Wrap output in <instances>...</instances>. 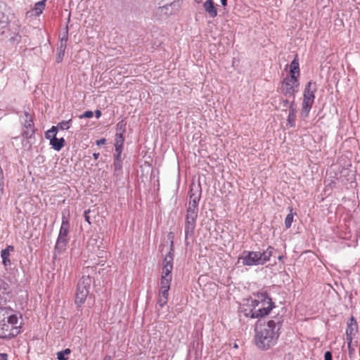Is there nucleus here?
Segmentation results:
<instances>
[{"instance_id": "obj_1", "label": "nucleus", "mask_w": 360, "mask_h": 360, "mask_svg": "<svg viewBox=\"0 0 360 360\" xmlns=\"http://www.w3.org/2000/svg\"><path fill=\"white\" fill-rule=\"evenodd\" d=\"M282 323V317H276L266 323L256 325L255 342L258 348L267 350L276 343Z\"/></svg>"}, {"instance_id": "obj_2", "label": "nucleus", "mask_w": 360, "mask_h": 360, "mask_svg": "<svg viewBox=\"0 0 360 360\" xmlns=\"http://www.w3.org/2000/svg\"><path fill=\"white\" fill-rule=\"evenodd\" d=\"M69 229L70 222L68 215L65 216V212H63L62 223L55 245V251L58 252V253H60L66 248L69 242Z\"/></svg>"}, {"instance_id": "obj_3", "label": "nucleus", "mask_w": 360, "mask_h": 360, "mask_svg": "<svg viewBox=\"0 0 360 360\" xmlns=\"http://www.w3.org/2000/svg\"><path fill=\"white\" fill-rule=\"evenodd\" d=\"M91 284V278L89 276H83L79 281L75 292V304L81 307L86 301L89 293Z\"/></svg>"}, {"instance_id": "obj_4", "label": "nucleus", "mask_w": 360, "mask_h": 360, "mask_svg": "<svg viewBox=\"0 0 360 360\" xmlns=\"http://www.w3.org/2000/svg\"><path fill=\"white\" fill-rule=\"evenodd\" d=\"M300 82L296 76H287L281 83V92L288 97L295 99V94L299 91Z\"/></svg>"}, {"instance_id": "obj_5", "label": "nucleus", "mask_w": 360, "mask_h": 360, "mask_svg": "<svg viewBox=\"0 0 360 360\" xmlns=\"http://www.w3.org/2000/svg\"><path fill=\"white\" fill-rule=\"evenodd\" d=\"M244 266L262 265L261 255L259 251H243L239 257Z\"/></svg>"}, {"instance_id": "obj_6", "label": "nucleus", "mask_w": 360, "mask_h": 360, "mask_svg": "<svg viewBox=\"0 0 360 360\" xmlns=\"http://www.w3.org/2000/svg\"><path fill=\"white\" fill-rule=\"evenodd\" d=\"M271 311L269 307H259L257 309L248 307V304L243 306L241 309V312L244 314L246 317H250L252 319H259L268 315Z\"/></svg>"}, {"instance_id": "obj_7", "label": "nucleus", "mask_w": 360, "mask_h": 360, "mask_svg": "<svg viewBox=\"0 0 360 360\" xmlns=\"http://www.w3.org/2000/svg\"><path fill=\"white\" fill-rule=\"evenodd\" d=\"M198 215L186 214L185 221V242L188 244V239L193 237L196 226Z\"/></svg>"}, {"instance_id": "obj_8", "label": "nucleus", "mask_w": 360, "mask_h": 360, "mask_svg": "<svg viewBox=\"0 0 360 360\" xmlns=\"http://www.w3.org/2000/svg\"><path fill=\"white\" fill-rule=\"evenodd\" d=\"M358 330V325L354 316H351L347 322V328L346 330V340L347 344H352V336L355 335Z\"/></svg>"}, {"instance_id": "obj_9", "label": "nucleus", "mask_w": 360, "mask_h": 360, "mask_svg": "<svg viewBox=\"0 0 360 360\" xmlns=\"http://www.w3.org/2000/svg\"><path fill=\"white\" fill-rule=\"evenodd\" d=\"M253 295L257 298V300L260 301V307H269L271 308V310L274 307V303L269 297L266 290L262 289L261 290L258 291L257 293H254Z\"/></svg>"}, {"instance_id": "obj_10", "label": "nucleus", "mask_w": 360, "mask_h": 360, "mask_svg": "<svg viewBox=\"0 0 360 360\" xmlns=\"http://www.w3.org/2000/svg\"><path fill=\"white\" fill-rule=\"evenodd\" d=\"M200 192L198 195H195L192 193L190 195V201L188 204V207L186 210V214L198 215V202L200 198Z\"/></svg>"}, {"instance_id": "obj_11", "label": "nucleus", "mask_w": 360, "mask_h": 360, "mask_svg": "<svg viewBox=\"0 0 360 360\" xmlns=\"http://www.w3.org/2000/svg\"><path fill=\"white\" fill-rule=\"evenodd\" d=\"M317 84L313 81H309L304 89L303 98L314 101L315 93L317 91Z\"/></svg>"}, {"instance_id": "obj_12", "label": "nucleus", "mask_w": 360, "mask_h": 360, "mask_svg": "<svg viewBox=\"0 0 360 360\" xmlns=\"http://www.w3.org/2000/svg\"><path fill=\"white\" fill-rule=\"evenodd\" d=\"M15 335L11 332L10 326L6 321L4 317L0 320V338H11L14 337Z\"/></svg>"}, {"instance_id": "obj_13", "label": "nucleus", "mask_w": 360, "mask_h": 360, "mask_svg": "<svg viewBox=\"0 0 360 360\" xmlns=\"http://www.w3.org/2000/svg\"><path fill=\"white\" fill-rule=\"evenodd\" d=\"M46 0H41L40 1L37 2L34 4V8L29 11L27 14H30V15L39 16L46 6Z\"/></svg>"}, {"instance_id": "obj_14", "label": "nucleus", "mask_w": 360, "mask_h": 360, "mask_svg": "<svg viewBox=\"0 0 360 360\" xmlns=\"http://www.w3.org/2000/svg\"><path fill=\"white\" fill-rule=\"evenodd\" d=\"M203 8L210 18H214L217 15V10L214 6L213 0H207L203 4Z\"/></svg>"}, {"instance_id": "obj_15", "label": "nucleus", "mask_w": 360, "mask_h": 360, "mask_svg": "<svg viewBox=\"0 0 360 360\" xmlns=\"http://www.w3.org/2000/svg\"><path fill=\"white\" fill-rule=\"evenodd\" d=\"M8 17L4 14L2 5L0 3V35H4L8 28Z\"/></svg>"}, {"instance_id": "obj_16", "label": "nucleus", "mask_w": 360, "mask_h": 360, "mask_svg": "<svg viewBox=\"0 0 360 360\" xmlns=\"http://www.w3.org/2000/svg\"><path fill=\"white\" fill-rule=\"evenodd\" d=\"M314 101L310 99H306L303 98L302 103L301 116L304 118H307L309 116V112L312 107Z\"/></svg>"}, {"instance_id": "obj_17", "label": "nucleus", "mask_w": 360, "mask_h": 360, "mask_svg": "<svg viewBox=\"0 0 360 360\" xmlns=\"http://www.w3.org/2000/svg\"><path fill=\"white\" fill-rule=\"evenodd\" d=\"M14 248L12 245H8L5 249H3L1 252V257L2 258V263L4 266H8L11 264L9 259L10 252L13 251Z\"/></svg>"}, {"instance_id": "obj_18", "label": "nucleus", "mask_w": 360, "mask_h": 360, "mask_svg": "<svg viewBox=\"0 0 360 360\" xmlns=\"http://www.w3.org/2000/svg\"><path fill=\"white\" fill-rule=\"evenodd\" d=\"M65 141L63 138L58 139L55 135H52V138L50 139V144L57 151L60 150L65 146Z\"/></svg>"}, {"instance_id": "obj_19", "label": "nucleus", "mask_w": 360, "mask_h": 360, "mask_svg": "<svg viewBox=\"0 0 360 360\" xmlns=\"http://www.w3.org/2000/svg\"><path fill=\"white\" fill-rule=\"evenodd\" d=\"M162 265V276L172 278V271L173 269V262L163 260Z\"/></svg>"}, {"instance_id": "obj_20", "label": "nucleus", "mask_w": 360, "mask_h": 360, "mask_svg": "<svg viewBox=\"0 0 360 360\" xmlns=\"http://www.w3.org/2000/svg\"><path fill=\"white\" fill-rule=\"evenodd\" d=\"M290 76H296L297 78L300 77V66H299V61L297 58V56L295 57L293 60L291 62L290 65Z\"/></svg>"}, {"instance_id": "obj_21", "label": "nucleus", "mask_w": 360, "mask_h": 360, "mask_svg": "<svg viewBox=\"0 0 360 360\" xmlns=\"http://www.w3.org/2000/svg\"><path fill=\"white\" fill-rule=\"evenodd\" d=\"M68 39V27H65V31L60 34V42L58 49L65 50L67 47V42Z\"/></svg>"}, {"instance_id": "obj_22", "label": "nucleus", "mask_w": 360, "mask_h": 360, "mask_svg": "<svg viewBox=\"0 0 360 360\" xmlns=\"http://www.w3.org/2000/svg\"><path fill=\"white\" fill-rule=\"evenodd\" d=\"M274 250V248L273 247L269 246L266 250L263 251L262 252H260L262 265L264 264L266 262L270 260Z\"/></svg>"}, {"instance_id": "obj_23", "label": "nucleus", "mask_w": 360, "mask_h": 360, "mask_svg": "<svg viewBox=\"0 0 360 360\" xmlns=\"http://www.w3.org/2000/svg\"><path fill=\"white\" fill-rule=\"evenodd\" d=\"M25 120L22 122V125L25 129L34 128V122L32 116L29 113L28 111L25 110L24 112Z\"/></svg>"}, {"instance_id": "obj_24", "label": "nucleus", "mask_w": 360, "mask_h": 360, "mask_svg": "<svg viewBox=\"0 0 360 360\" xmlns=\"http://www.w3.org/2000/svg\"><path fill=\"white\" fill-rule=\"evenodd\" d=\"M9 292V285L4 280L0 278V300L4 299L5 295Z\"/></svg>"}, {"instance_id": "obj_25", "label": "nucleus", "mask_w": 360, "mask_h": 360, "mask_svg": "<svg viewBox=\"0 0 360 360\" xmlns=\"http://www.w3.org/2000/svg\"><path fill=\"white\" fill-rule=\"evenodd\" d=\"M174 256V241L171 240L169 252L165 256L164 260L173 262Z\"/></svg>"}, {"instance_id": "obj_26", "label": "nucleus", "mask_w": 360, "mask_h": 360, "mask_svg": "<svg viewBox=\"0 0 360 360\" xmlns=\"http://www.w3.org/2000/svg\"><path fill=\"white\" fill-rule=\"evenodd\" d=\"M172 278L161 276L160 288L169 290Z\"/></svg>"}, {"instance_id": "obj_27", "label": "nucleus", "mask_w": 360, "mask_h": 360, "mask_svg": "<svg viewBox=\"0 0 360 360\" xmlns=\"http://www.w3.org/2000/svg\"><path fill=\"white\" fill-rule=\"evenodd\" d=\"M127 122L124 120L120 121L116 125V134H124L126 130Z\"/></svg>"}, {"instance_id": "obj_28", "label": "nucleus", "mask_w": 360, "mask_h": 360, "mask_svg": "<svg viewBox=\"0 0 360 360\" xmlns=\"http://www.w3.org/2000/svg\"><path fill=\"white\" fill-rule=\"evenodd\" d=\"M20 41L21 36L17 32L13 33L8 39V41L13 45L19 44Z\"/></svg>"}, {"instance_id": "obj_29", "label": "nucleus", "mask_w": 360, "mask_h": 360, "mask_svg": "<svg viewBox=\"0 0 360 360\" xmlns=\"http://www.w3.org/2000/svg\"><path fill=\"white\" fill-rule=\"evenodd\" d=\"M71 353V350L68 348L60 351L57 353V359L58 360H68V358L65 356L70 354Z\"/></svg>"}, {"instance_id": "obj_30", "label": "nucleus", "mask_w": 360, "mask_h": 360, "mask_svg": "<svg viewBox=\"0 0 360 360\" xmlns=\"http://www.w3.org/2000/svg\"><path fill=\"white\" fill-rule=\"evenodd\" d=\"M114 172L116 175H119L122 173V161L114 160L113 162Z\"/></svg>"}, {"instance_id": "obj_31", "label": "nucleus", "mask_w": 360, "mask_h": 360, "mask_svg": "<svg viewBox=\"0 0 360 360\" xmlns=\"http://www.w3.org/2000/svg\"><path fill=\"white\" fill-rule=\"evenodd\" d=\"M58 130V127L52 126V127L49 130L46 131V133H45L46 139L50 140L52 138V135H55V136H56Z\"/></svg>"}, {"instance_id": "obj_32", "label": "nucleus", "mask_w": 360, "mask_h": 360, "mask_svg": "<svg viewBox=\"0 0 360 360\" xmlns=\"http://www.w3.org/2000/svg\"><path fill=\"white\" fill-rule=\"evenodd\" d=\"M292 210L290 209V212L286 216L285 219V226L286 229H289L293 221V214L292 213Z\"/></svg>"}, {"instance_id": "obj_33", "label": "nucleus", "mask_w": 360, "mask_h": 360, "mask_svg": "<svg viewBox=\"0 0 360 360\" xmlns=\"http://www.w3.org/2000/svg\"><path fill=\"white\" fill-rule=\"evenodd\" d=\"M72 122V119H70L67 121H62L58 124L56 127H58V129L61 130H67L68 129L70 126V124Z\"/></svg>"}, {"instance_id": "obj_34", "label": "nucleus", "mask_w": 360, "mask_h": 360, "mask_svg": "<svg viewBox=\"0 0 360 360\" xmlns=\"http://www.w3.org/2000/svg\"><path fill=\"white\" fill-rule=\"evenodd\" d=\"M124 134H116L115 146H124Z\"/></svg>"}, {"instance_id": "obj_35", "label": "nucleus", "mask_w": 360, "mask_h": 360, "mask_svg": "<svg viewBox=\"0 0 360 360\" xmlns=\"http://www.w3.org/2000/svg\"><path fill=\"white\" fill-rule=\"evenodd\" d=\"M6 322L8 323V325H11L13 327L15 324H17L18 319V316L15 314H12L6 317Z\"/></svg>"}, {"instance_id": "obj_36", "label": "nucleus", "mask_w": 360, "mask_h": 360, "mask_svg": "<svg viewBox=\"0 0 360 360\" xmlns=\"http://www.w3.org/2000/svg\"><path fill=\"white\" fill-rule=\"evenodd\" d=\"M34 135V128H32V129H26L25 130H24V131L22 132V136L28 139H32Z\"/></svg>"}, {"instance_id": "obj_37", "label": "nucleus", "mask_w": 360, "mask_h": 360, "mask_svg": "<svg viewBox=\"0 0 360 360\" xmlns=\"http://www.w3.org/2000/svg\"><path fill=\"white\" fill-rule=\"evenodd\" d=\"M65 50L62 49H57L56 63H60L62 62L63 56L65 55Z\"/></svg>"}, {"instance_id": "obj_38", "label": "nucleus", "mask_w": 360, "mask_h": 360, "mask_svg": "<svg viewBox=\"0 0 360 360\" xmlns=\"http://www.w3.org/2000/svg\"><path fill=\"white\" fill-rule=\"evenodd\" d=\"M295 120H296V115L293 114H288V123L291 127H294L295 126Z\"/></svg>"}, {"instance_id": "obj_39", "label": "nucleus", "mask_w": 360, "mask_h": 360, "mask_svg": "<svg viewBox=\"0 0 360 360\" xmlns=\"http://www.w3.org/2000/svg\"><path fill=\"white\" fill-rule=\"evenodd\" d=\"M168 298L158 296V304L162 308L167 302Z\"/></svg>"}, {"instance_id": "obj_40", "label": "nucleus", "mask_w": 360, "mask_h": 360, "mask_svg": "<svg viewBox=\"0 0 360 360\" xmlns=\"http://www.w3.org/2000/svg\"><path fill=\"white\" fill-rule=\"evenodd\" d=\"M288 108H289V114L296 115L297 110H296L295 100L292 99V101L290 102V105L289 106Z\"/></svg>"}, {"instance_id": "obj_41", "label": "nucleus", "mask_w": 360, "mask_h": 360, "mask_svg": "<svg viewBox=\"0 0 360 360\" xmlns=\"http://www.w3.org/2000/svg\"><path fill=\"white\" fill-rule=\"evenodd\" d=\"M261 304V302L259 300H251L250 304H248V307H250L251 308H254L255 309H257V307H259V305Z\"/></svg>"}, {"instance_id": "obj_42", "label": "nucleus", "mask_w": 360, "mask_h": 360, "mask_svg": "<svg viewBox=\"0 0 360 360\" xmlns=\"http://www.w3.org/2000/svg\"><path fill=\"white\" fill-rule=\"evenodd\" d=\"M94 115V113L91 110H87V111H85L83 114L80 115L79 116V119H83V118H91Z\"/></svg>"}, {"instance_id": "obj_43", "label": "nucleus", "mask_w": 360, "mask_h": 360, "mask_svg": "<svg viewBox=\"0 0 360 360\" xmlns=\"http://www.w3.org/2000/svg\"><path fill=\"white\" fill-rule=\"evenodd\" d=\"M168 291H169V290H167V289L160 288L158 296L163 297H165L168 298V295H169Z\"/></svg>"}, {"instance_id": "obj_44", "label": "nucleus", "mask_w": 360, "mask_h": 360, "mask_svg": "<svg viewBox=\"0 0 360 360\" xmlns=\"http://www.w3.org/2000/svg\"><path fill=\"white\" fill-rule=\"evenodd\" d=\"M281 105L282 107L287 108L290 105V102L288 99H283L281 100Z\"/></svg>"}, {"instance_id": "obj_45", "label": "nucleus", "mask_w": 360, "mask_h": 360, "mask_svg": "<svg viewBox=\"0 0 360 360\" xmlns=\"http://www.w3.org/2000/svg\"><path fill=\"white\" fill-rule=\"evenodd\" d=\"M324 360H333V355L330 351H327L325 352Z\"/></svg>"}, {"instance_id": "obj_46", "label": "nucleus", "mask_w": 360, "mask_h": 360, "mask_svg": "<svg viewBox=\"0 0 360 360\" xmlns=\"http://www.w3.org/2000/svg\"><path fill=\"white\" fill-rule=\"evenodd\" d=\"M123 146H115V154H122Z\"/></svg>"}, {"instance_id": "obj_47", "label": "nucleus", "mask_w": 360, "mask_h": 360, "mask_svg": "<svg viewBox=\"0 0 360 360\" xmlns=\"http://www.w3.org/2000/svg\"><path fill=\"white\" fill-rule=\"evenodd\" d=\"M106 139L105 138H102L96 141V145L101 146L102 145H104Z\"/></svg>"}, {"instance_id": "obj_48", "label": "nucleus", "mask_w": 360, "mask_h": 360, "mask_svg": "<svg viewBox=\"0 0 360 360\" xmlns=\"http://www.w3.org/2000/svg\"><path fill=\"white\" fill-rule=\"evenodd\" d=\"M89 212H90V210H86V211L84 212V218H85V220H86L89 224H91V222H90V217H89Z\"/></svg>"}, {"instance_id": "obj_49", "label": "nucleus", "mask_w": 360, "mask_h": 360, "mask_svg": "<svg viewBox=\"0 0 360 360\" xmlns=\"http://www.w3.org/2000/svg\"><path fill=\"white\" fill-rule=\"evenodd\" d=\"M113 158H114V160L122 161V154H114Z\"/></svg>"}, {"instance_id": "obj_50", "label": "nucleus", "mask_w": 360, "mask_h": 360, "mask_svg": "<svg viewBox=\"0 0 360 360\" xmlns=\"http://www.w3.org/2000/svg\"><path fill=\"white\" fill-rule=\"evenodd\" d=\"M0 360H8V354L6 353H1Z\"/></svg>"}, {"instance_id": "obj_51", "label": "nucleus", "mask_w": 360, "mask_h": 360, "mask_svg": "<svg viewBox=\"0 0 360 360\" xmlns=\"http://www.w3.org/2000/svg\"><path fill=\"white\" fill-rule=\"evenodd\" d=\"M347 346L349 349V354L351 355L352 353L354 352V348L352 347V344L350 345L347 344Z\"/></svg>"}, {"instance_id": "obj_52", "label": "nucleus", "mask_w": 360, "mask_h": 360, "mask_svg": "<svg viewBox=\"0 0 360 360\" xmlns=\"http://www.w3.org/2000/svg\"><path fill=\"white\" fill-rule=\"evenodd\" d=\"M95 115L96 118H99L101 116V112L99 110L95 111Z\"/></svg>"}, {"instance_id": "obj_53", "label": "nucleus", "mask_w": 360, "mask_h": 360, "mask_svg": "<svg viewBox=\"0 0 360 360\" xmlns=\"http://www.w3.org/2000/svg\"><path fill=\"white\" fill-rule=\"evenodd\" d=\"M100 154L98 153H93V157L95 160H97L99 157Z\"/></svg>"}, {"instance_id": "obj_54", "label": "nucleus", "mask_w": 360, "mask_h": 360, "mask_svg": "<svg viewBox=\"0 0 360 360\" xmlns=\"http://www.w3.org/2000/svg\"><path fill=\"white\" fill-rule=\"evenodd\" d=\"M221 4L223 6H226L227 5V0H221Z\"/></svg>"}, {"instance_id": "obj_55", "label": "nucleus", "mask_w": 360, "mask_h": 360, "mask_svg": "<svg viewBox=\"0 0 360 360\" xmlns=\"http://www.w3.org/2000/svg\"><path fill=\"white\" fill-rule=\"evenodd\" d=\"M104 360H110V356H106L104 358Z\"/></svg>"}]
</instances>
